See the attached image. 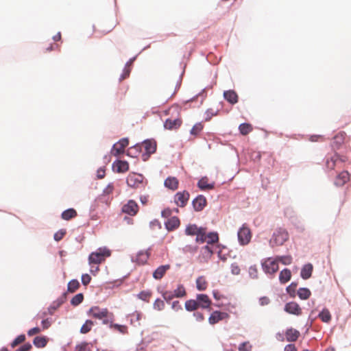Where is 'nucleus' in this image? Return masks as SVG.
I'll return each instance as SVG.
<instances>
[{"mask_svg": "<svg viewBox=\"0 0 351 351\" xmlns=\"http://www.w3.org/2000/svg\"><path fill=\"white\" fill-rule=\"evenodd\" d=\"M180 111L181 108L178 105H173L165 111L166 115L171 116L164 123L165 129L169 130H177L181 126L182 121L180 118Z\"/></svg>", "mask_w": 351, "mask_h": 351, "instance_id": "nucleus-1", "label": "nucleus"}, {"mask_svg": "<svg viewBox=\"0 0 351 351\" xmlns=\"http://www.w3.org/2000/svg\"><path fill=\"white\" fill-rule=\"evenodd\" d=\"M181 84V78L177 75L176 77L167 79L160 89V94L162 95L167 99L172 98L178 90L180 88Z\"/></svg>", "mask_w": 351, "mask_h": 351, "instance_id": "nucleus-2", "label": "nucleus"}, {"mask_svg": "<svg viewBox=\"0 0 351 351\" xmlns=\"http://www.w3.org/2000/svg\"><path fill=\"white\" fill-rule=\"evenodd\" d=\"M142 149H144L145 153L142 154V159L146 161L149 158L150 155L154 154L156 150V143L152 140L145 141L141 145H136L131 147L128 151V155L130 156L131 152L134 150L136 152H141Z\"/></svg>", "mask_w": 351, "mask_h": 351, "instance_id": "nucleus-3", "label": "nucleus"}, {"mask_svg": "<svg viewBox=\"0 0 351 351\" xmlns=\"http://www.w3.org/2000/svg\"><path fill=\"white\" fill-rule=\"evenodd\" d=\"M289 239V234L287 229L282 227H278L274 230L269 243L271 247L281 246L284 245V243L287 242Z\"/></svg>", "mask_w": 351, "mask_h": 351, "instance_id": "nucleus-4", "label": "nucleus"}, {"mask_svg": "<svg viewBox=\"0 0 351 351\" xmlns=\"http://www.w3.org/2000/svg\"><path fill=\"white\" fill-rule=\"evenodd\" d=\"M116 25L117 23L113 19L103 20L93 26V32L97 38H101L110 32Z\"/></svg>", "mask_w": 351, "mask_h": 351, "instance_id": "nucleus-5", "label": "nucleus"}, {"mask_svg": "<svg viewBox=\"0 0 351 351\" xmlns=\"http://www.w3.org/2000/svg\"><path fill=\"white\" fill-rule=\"evenodd\" d=\"M126 182L128 186L133 189L145 188L146 185L144 176L135 173H131L128 176Z\"/></svg>", "mask_w": 351, "mask_h": 351, "instance_id": "nucleus-6", "label": "nucleus"}, {"mask_svg": "<svg viewBox=\"0 0 351 351\" xmlns=\"http://www.w3.org/2000/svg\"><path fill=\"white\" fill-rule=\"evenodd\" d=\"M110 256V252L106 248H99L96 252H92L88 257L90 265H98L105 261L106 257Z\"/></svg>", "mask_w": 351, "mask_h": 351, "instance_id": "nucleus-7", "label": "nucleus"}, {"mask_svg": "<svg viewBox=\"0 0 351 351\" xmlns=\"http://www.w3.org/2000/svg\"><path fill=\"white\" fill-rule=\"evenodd\" d=\"M238 240L241 245H247L252 239V232L246 224H243L238 231Z\"/></svg>", "mask_w": 351, "mask_h": 351, "instance_id": "nucleus-8", "label": "nucleus"}, {"mask_svg": "<svg viewBox=\"0 0 351 351\" xmlns=\"http://www.w3.org/2000/svg\"><path fill=\"white\" fill-rule=\"evenodd\" d=\"M262 267L266 274H274L278 270V263L276 258H268L263 261Z\"/></svg>", "mask_w": 351, "mask_h": 351, "instance_id": "nucleus-9", "label": "nucleus"}, {"mask_svg": "<svg viewBox=\"0 0 351 351\" xmlns=\"http://www.w3.org/2000/svg\"><path fill=\"white\" fill-rule=\"evenodd\" d=\"M108 314L109 312L107 308H100L99 306H93L88 312L89 316L98 319L107 317Z\"/></svg>", "mask_w": 351, "mask_h": 351, "instance_id": "nucleus-10", "label": "nucleus"}, {"mask_svg": "<svg viewBox=\"0 0 351 351\" xmlns=\"http://www.w3.org/2000/svg\"><path fill=\"white\" fill-rule=\"evenodd\" d=\"M189 197V193L186 191L178 192L174 195V202L179 207H184L188 203Z\"/></svg>", "mask_w": 351, "mask_h": 351, "instance_id": "nucleus-11", "label": "nucleus"}, {"mask_svg": "<svg viewBox=\"0 0 351 351\" xmlns=\"http://www.w3.org/2000/svg\"><path fill=\"white\" fill-rule=\"evenodd\" d=\"M129 141L127 138H123L115 143L111 150V154L115 156H118L121 154H123L125 151V148L128 145Z\"/></svg>", "mask_w": 351, "mask_h": 351, "instance_id": "nucleus-12", "label": "nucleus"}, {"mask_svg": "<svg viewBox=\"0 0 351 351\" xmlns=\"http://www.w3.org/2000/svg\"><path fill=\"white\" fill-rule=\"evenodd\" d=\"M122 212L130 216H135L138 212V206L134 200L130 199L123 206Z\"/></svg>", "mask_w": 351, "mask_h": 351, "instance_id": "nucleus-13", "label": "nucleus"}, {"mask_svg": "<svg viewBox=\"0 0 351 351\" xmlns=\"http://www.w3.org/2000/svg\"><path fill=\"white\" fill-rule=\"evenodd\" d=\"M285 311L289 313L295 315H300L302 314V308L299 304L295 302H290L285 304Z\"/></svg>", "mask_w": 351, "mask_h": 351, "instance_id": "nucleus-14", "label": "nucleus"}, {"mask_svg": "<svg viewBox=\"0 0 351 351\" xmlns=\"http://www.w3.org/2000/svg\"><path fill=\"white\" fill-rule=\"evenodd\" d=\"M346 138V133L345 132H340L337 134L333 138L332 146L335 149H339L344 143Z\"/></svg>", "mask_w": 351, "mask_h": 351, "instance_id": "nucleus-15", "label": "nucleus"}, {"mask_svg": "<svg viewBox=\"0 0 351 351\" xmlns=\"http://www.w3.org/2000/svg\"><path fill=\"white\" fill-rule=\"evenodd\" d=\"M197 301L198 306L202 308H210L212 304L209 297L206 294H198Z\"/></svg>", "mask_w": 351, "mask_h": 351, "instance_id": "nucleus-16", "label": "nucleus"}, {"mask_svg": "<svg viewBox=\"0 0 351 351\" xmlns=\"http://www.w3.org/2000/svg\"><path fill=\"white\" fill-rule=\"evenodd\" d=\"M228 317V313L215 311L210 315L208 322L210 324H215Z\"/></svg>", "mask_w": 351, "mask_h": 351, "instance_id": "nucleus-17", "label": "nucleus"}, {"mask_svg": "<svg viewBox=\"0 0 351 351\" xmlns=\"http://www.w3.org/2000/svg\"><path fill=\"white\" fill-rule=\"evenodd\" d=\"M206 205V199L204 195H199L193 201V206L196 211H201Z\"/></svg>", "mask_w": 351, "mask_h": 351, "instance_id": "nucleus-18", "label": "nucleus"}, {"mask_svg": "<svg viewBox=\"0 0 351 351\" xmlns=\"http://www.w3.org/2000/svg\"><path fill=\"white\" fill-rule=\"evenodd\" d=\"M224 99L230 104L234 105L238 102L239 96L233 90H226L223 92Z\"/></svg>", "mask_w": 351, "mask_h": 351, "instance_id": "nucleus-19", "label": "nucleus"}, {"mask_svg": "<svg viewBox=\"0 0 351 351\" xmlns=\"http://www.w3.org/2000/svg\"><path fill=\"white\" fill-rule=\"evenodd\" d=\"M165 228L168 231H173L177 229L180 225V221L178 217H170L165 222Z\"/></svg>", "mask_w": 351, "mask_h": 351, "instance_id": "nucleus-20", "label": "nucleus"}, {"mask_svg": "<svg viewBox=\"0 0 351 351\" xmlns=\"http://www.w3.org/2000/svg\"><path fill=\"white\" fill-rule=\"evenodd\" d=\"M350 180V174L348 171H343L341 172L335 180V184L337 186H341L348 182Z\"/></svg>", "mask_w": 351, "mask_h": 351, "instance_id": "nucleus-21", "label": "nucleus"}, {"mask_svg": "<svg viewBox=\"0 0 351 351\" xmlns=\"http://www.w3.org/2000/svg\"><path fill=\"white\" fill-rule=\"evenodd\" d=\"M344 161L343 160L339 158V156L337 154H335L333 156L328 158L326 161V166L327 169L332 170L335 169L336 165L339 161Z\"/></svg>", "mask_w": 351, "mask_h": 351, "instance_id": "nucleus-22", "label": "nucleus"}, {"mask_svg": "<svg viewBox=\"0 0 351 351\" xmlns=\"http://www.w3.org/2000/svg\"><path fill=\"white\" fill-rule=\"evenodd\" d=\"M169 269V265H161L154 271L153 277L156 280H160Z\"/></svg>", "mask_w": 351, "mask_h": 351, "instance_id": "nucleus-23", "label": "nucleus"}, {"mask_svg": "<svg viewBox=\"0 0 351 351\" xmlns=\"http://www.w3.org/2000/svg\"><path fill=\"white\" fill-rule=\"evenodd\" d=\"M111 198L106 195H100L95 202V208H97L101 205L108 206L110 204Z\"/></svg>", "mask_w": 351, "mask_h": 351, "instance_id": "nucleus-24", "label": "nucleus"}, {"mask_svg": "<svg viewBox=\"0 0 351 351\" xmlns=\"http://www.w3.org/2000/svg\"><path fill=\"white\" fill-rule=\"evenodd\" d=\"M165 186L173 191L176 190L178 188L179 182L176 177H168L164 183Z\"/></svg>", "mask_w": 351, "mask_h": 351, "instance_id": "nucleus-25", "label": "nucleus"}, {"mask_svg": "<svg viewBox=\"0 0 351 351\" xmlns=\"http://www.w3.org/2000/svg\"><path fill=\"white\" fill-rule=\"evenodd\" d=\"M285 335L287 341H295L300 336V332L295 329L290 328L286 331Z\"/></svg>", "mask_w": 351, "mask_h": 351, "instance_id": "nucleus-26", "label": "nucleus"}, {"mask_svg": "<svg viewBox=\"0 0 351 351\" xmlns=\"http://www.w3.org/2000/svg\"><path fill=\"white\" fill-rule=\"evenodd\" d=\"M118 173H125L129 170V164L126 161L117 160L114 163Z\"/></svg>", "mask_w": 351, "mask_h": 351, "instance_id": "nucleus-27", "label": "nucleus"}, {"mask_svg": "<svg viewBox=\"0 0 351 351\" xmlns=\"http://www.w3.org/2000/svg\"><path fill=\"white\" fill-rule=\"evenodd\" d=\"M313 272V265L311 263L304 265L301 270V277L303 279H308L311 276Z\"/></svg>", "mask_w": 351, "mask_h": 351, "instance_id": "nucleus-28", "label": "nucleus"}, {"mask_svg": "<svg viewBox=\"0 0 351 351\" xmlns=\"http://www.w3.org/2000/svg\"><path fill=\"white\" fill-rule=\"evenodd\" d=\"M48 342V338L45 336H38L34 339V345L38 348H42L47 346Z\"/></svg>", "mask_w": 351, "mask_h": 351, "instance_id": "nucleus-29", "label": "nucleus"}, {"mask_svg": "<svg viewBox=\"0 0 351 351\" xmlns=\"http://www.w3.org/2000/svg\"><path fill=\"white\" fill-rule=\"evenodd\" d=\"M291 277V272L289 269H282L279 274V280L282 284L287 282Z\"/></svg>", "mask_w": 351, "mask_h": 351, "instance_id": "nucleus-30", "label": "nucleus"}, {"mask_svg": "<svg viewBox=\"0 0 351 351\" xmlns=\"http://www.w3.org/2000/svg\"><path fill=\"white\" fill-rule=\"evenodd\" d=\"M197 186L201 190H210L214 188V184H209L208 179L206 177L199 180Z\"/></svg>", "mask_w": 351, "mask_h": 351, "instance_id": "nucleus-31", "label": "nucleus"}, {"mask_svg": "<svg viewBox=\"0 0 351 351\" xmlns=\"http://www.w3.org/2000/svg\"><path fill=\"white\" fill-rule=\"evenodd\" d=\"M77 216V212L73 208H69L62 212L61 217L64 220H70Z\"/></svg>", "mask_w": 351, "mask_h": 351, "instance_id": "nucleus-32", "label": "nucleus"}, {"mask_svg": "<svg viewBox=\"0 0 351 351\" xmlns=\"http://www.w3.org/2000/svg\"><path fill=\"white\" fill-rule=\"evenodd\" d=\"M196 287L199 291H204L207 289L208 282L204 276H199L197 278Z\"/></svg>", "mask_w": 351, "mask_h": 351, "instance_id": "nucleus-33", "label": "nucleus"}, {"mask_svg": "<svg viewBox=\"0 0 351 351\" xmlns=\"http://www.w3.org/2000/svg\"><path fill=\"white\" fill-rule=\"evenodd\" d=\"M200 228L195 224H189L185 229V234L188 236H195L197 234Z\"/></svg>", "mask_w": 351, "mask_h": 351, "instance_id": "nucleus-34", "label": "nucleus"}, {"mask_svg": "<svg viewBox=\"0 0 351 351\" xmlns=\"http://www.w3.org/2000/svg\"><path fill=\"white\" fill-rule=\"evenodd\" d=\"M95 323L92 320L87 319L85 323L80 328V332L82 334H86L89 332L93 326H94Z\"/></svg>", "mask_w": 351, "mask_h": 351, "instance_id": "nucleus-35", "label": "nucleus"}, {"mask_svg": "<svg viewBox=\"0 0 351 351\" xmlns=\"http://www.w3.org/2000/svg\"><path fill=\"white\" fill-rule=\"evenodd\" d=\"M320 319L325 323H328L331 320V314L327 308H324L319 314Z\"/></svg>", "mask_w": 351, "mask_h": 351, "instance_id": "nucleus-36", "label": "nucleus"}, {"mask_svg": "<svg viewBox=\"0 0 351 351\" xmlns=\"http://www.w3.org/2000/svg\"><path fill=\"white\" fill-rule=\"evenodd\" d=\"M196 236V242L197 243H204L206 241V228L200 227L199 230L198 231Z\"/></svg>", "mask_w": 351, "mask_h": 351, "instance_id": "nucleus-37", "label": "nucleus"}, {"mask_svg": "<svg viewBox=\"0 0 351 351\" xmlns=\"http://www.w3.org/2000/svg\"><path fill=\"white\" fill-rule=\"evenodd\" d=\"M252 126L250 123H242L239 125V130L242 135H247L252 131Z\"/></svg>", "mask_w": 351, "mask_h": 351, "instance_id": "nucleus-38", "label": "nucleus"}, {"mask_svg": "<svg viewBox=\"0 0 351 351\" xmlns=\"http://www.w3.org/2000/svg\"><path fill=\"white\" fill-rule=\"evenodd\" d=\"M149 256V254L147 252H141L137 254L136 262L143 265L147 261Z\"/></svg>", "mask_w": 351, "mask_h": 351, "instance_id": "nucleus-39", "label": "nucleus"}, {"mask_svg": "<svg viewBox=\"0 0 351 351\" xmlns=\"http://www.w3.org/2000/svg\"><path fill=\"white\" fill-rule=\"evenodd\" d=\"M185 308L188 311H195L199 308L197 300H189L185 302Z\"/></svg>", "mask_w": 351, "mask_h": 351, "instance_id": "nucleus-40", "label": "nucleus"}, {"mask_svg": "<svg viewBox=\"0 0 351 351\" xmlns=\"http://www.w3.org/2000/svg\"><path fill=\"white\" fill-rule=\"evenodd\" d=\"M80 287V282L77 280H72L69 282L67 290L70 293L75 292Z\"/></svg>", "mask_w": 351, "mask_h": 351, "instance_id": "nucleus-41", "label": "nucleus"}, {"mask_svg": "<svg viewBox=\"0 0 351 351\" xmlns=\"http://www.w3.org/2000/svg\"><path fill=\"white\" fill-rule=\"evenodd\" d=\"M152 295L151 291H142L138 295L137 298L143 301L148 302Z\"/></svg>", "mask_w": 351, "mask_h": 351, "instance_id": "nucleus-42", "label": "nucleus"}, {"mask_svg": "<svg viewBox=\"0 0 351 351\" xmlns=\"http://www.w3.org/2000/svg\"><path fill=\"white\" fill-rule=\"evenodd\" d=\"M311 291L307 288H300L298 291V295L299 298L302 300H306L311 295Z\"/></svg>", "mask_w": 351, "mask_h": 351, "instance_id": "nucleus-43", "label": "nucleus"}, {"mask_svg": "<svg viewBox=\"0 0 351 351\" xmlns=\"http://www.w3.org/2000/svg\"><path fill=\"white\" fill-rule=\"evenodd\" d=\"M219 241L218 234L216 232H210L206 234V241L208 244H213Z\"/></svg>", "mask_w": 351, "mask_h": 351, "instance_id": "nucleus-44", "label": "nucleus"}, {"mask_svg": "<svg viewBox=\"0 0 351 351\" xmlns=\"http://www.w3.org/2000/svg\"><path fill=\"white\" fill-rule=\"evenodd\" d=\"M276 258L278 263L280 262L285 265H290L292 263V257L289 255L277 256Z\"/></svg>", "mask_w": 351, "mask_h": 351, "instance_id": "nucleus-45", "label": "nucleus"}, {"mask_svg": "<svg viewBox=\"0 0 351 351\" xmlns=\"http://www.w3.org/2000/svg\"><path fill=\"white\" fill-rule=\"evenodd\" d=\"M110 328L119 331L121 334L128 333V327L125 325L114 324L110 325Z\"/></svg>", "mask_w": 351, "mask_h": 351, "instance_id": "nucleus-46", "label": "nucleus"}, {"mask_svg": "<svg viewBox=\"0 0 351 351\" xmlns=\"http://www.w3.org/2000/svg\"><path fill=\"white\" fill-rule=\"evenodd\" d=\"M174 295L176 298H182L186 295L185 288L182 285H178V288L174 291Z\"/></svg>", "mask_w": 351, "mask_h": 351, "instance_id": "nucleus-47", "label": "nucleus"}, {"mask_svg": "<svg viewBox=\"0 0 351 351\" xmlns=\"http://www.w3.org/2000/svg\"><path fill=\"white\" fill-rule=\"evenodd\" d=\"M84 295L82 293L75 295L71 300V304L73 306H77L82 302Z\"/></svg>", "mask_w": 351, "mask_h": 351, "instance_id": "nucleus-48", "label": "nucleus"}, {"mask_svg": "<svg viewBox=\"0 0 351 351\" xmlns=\"http://www.w3.org/2000/svg\"><path fill=\"white\" fill-rule=\"evenodd\" d=\"M25 341V335H20L16 338L14 339V341L11 343V347L15 348L20 343H23Z\"/></svg>", "mask_w": 351, "mask_h": 351, "instance_id": "nucleus-49", "label": "nucleus"}, {"mask_svg": "<svg viewBox=\"0 0 351 351\" xmlns=\"http://www.w3.org/2000/svg\"><path fill=\"white\" fill-rule=\"evenodd\" d=\"M203 130V125L201 123H197L193 125L191 130V134L192 135H197Z\"/></svg>", "mask_w": 351, "mask_h": 351, "instance_id": "nucleus-50", "label": "nucleus"}, {"mask_svg": "<svg viewBox=\"0 0 351 351\" xmlns=\"http://www.w3.org/2000/svg\"><path fill=\"white\" fill-rule=\"evenodd\" d=\"M252 346L249 341L241 343L239 346V351H251Z\"/></svg>", "mask_w": 351, "mask_h": 351, "instance_id": "nucleus-51", "label": "nucleus"}, {"mask_svg": "<svg viewBox=\"0 0 351 351\" xmlns=\"http://www.w3.org/2000/svg\"><path fill=\"white\" fill-rule=\"evenodd\" d=\"M165 308V302L160 299H156L154 303V308L161 311Z\"/></svg>", "mask_w": 351, "mask_h": 351, "instance_id": "nucleus-52", "label": "nucleus"}, {"mask_svg": "<svg viewBox=\"0 0 351 351\" xmlns=\"http://www.w3.org/2000/svg\"><path fill=\"white\" fill-rule=\"evenodd\" d=\"M130 71L131 69L130 68L128 63H126L123 71V74L120 77V80H123L127 78L130 75Z\"/></svg>", "mask_w": 351, "mask_h": 351, "instance_id": "nucleus-53", "label": "nucleus"}, {"mask_svg": "<svg viewBox=\"0 0 351 351\" xmlns=\"http://www.w3.org/2000/svg\"><path fill=\"white\" fill-rule=\"evenodd\" d=\"M76 351H90L88 343L87 342H83L80 345H77L75 348Z\"/></svg>", "mask_w": 351, "mask_h": 351, "instance_id": "nucleus-54", "label": "nucleus"}, {"mask_svg": "<svg viewBox=\"0 0 351 351\" xmlns=\"http://www.w3.org/2000/svg\"><path fill=\"white\" fill-rule=\"evenodd\" d=\"M249 274L252 278H258V269L256 265H252L249 268Z\"/></svg>", "mask_w": 351, "mask_h": 351, "instance_id": "nucleus-55", "label": "nucleus"}, {"mask_svg": "<svg viewBox=\"0 0 351 351\" xmlns=\"http://www.w3.org/2000/svg\"><path fill=\"white\" fill-rule=\"evenodd\" d=\"M114 189V187L113 184L110 183L108 184L107 186L104 189L102 195L109 196L110 194L113 193Z\"/></svg>", "mask_w": 351, "mask_h": 351, "instance_id": "nucleus-56", "label": "nucleus"}, {"mask_svg": "<svg viewBox=\"0 0 351 351\" xmlns=\"http://www.w3.org/2000/svg\"><path fill=\"white\" fill-rule=\"evenodd\" d=\"M66 234L65 230H60L54 234L53 238L56 241H60L62 239Z\"/></svg>", "mask_w": 351, "mask_h": 351, "instance_id": "nucleus-57", "label": "nucleus"}, {"mask_svg": "<svg viewBox=\"0 0 351 351\" xmlns=\"http://www.w3.org/2000/svg\"><path fill=\"white\" fill-rule=\"evenodd\" d=\"M309 140L311 142H323L325 141V138L322 135H312L310 136Z\"/></svg>", "mask_w": 351, "mask_h": 351, "instance_id": "nucleus-58", "label": "nucleus"}, {"mask_svg": "<svg viewBox=\"0 0 351 351\" xmlns=\"http://www.w3.org/2000/svg\"><path fill=\"white\" fill-rule=\"evenodd\" d=\"M149 226L152 229H160L161 228V224L159 221L158 220H153L149 223Z\"/></svg>", "mask_w": 351, "mask_h": 351, "instance_id": "nucleus-59", "label": "nucleus"}, {"mask_svg": "<svg viewBox=\"0 0 351 351\" xmlns=\"http://www.w3.org/2000/svg\"><path fill=\"white\" fill-rule=\"evenodd\" d=\"M41 324H42L43 330H46V329H48L51 326V321L48 318L44 319L42 321Z\"/></svg>", "mask_w": 351, "mask_h": 351, "instance_id": "nucleus-60", "label": "nucleus"}, {"mask_svg": "<svg viewBox=\"0 0 351 351\" xmlns=\"http://www.w3.org/2000/svg\"><path fill=\"white\" fill-rule=\"evenodd\" d=\"M32 348V345L29 343H27L16 349L15 351H30Z\"/></svg>", "mask_w": 351, "mask_h": 351, "instance_id": "nucleus-61", "label": "nucleus"}, {"mask_svg": "<svg viewBox=\"0 0 351 351\" xmlns=\"http://www.w3.org/2000/svg\"><path fill=\"white\" fill-rule=\"evenodd\" d=\"M90 280L91 277L88 274H86L82 276V282L84 286H86L88 284H89Z\"/></svg>", "mask_w": 351, "mask_h": 351, "instance_id": "nucleus-62", "label": "nucleus"}, {"mask_svg": "<svg viewBox=\"0 0 351 351\" xmlns=\"http://www.w3.org/2000/svg\"><path fill=\"white\" fill-rule=\"evenodd\" d=\"M231 272L234 275H239L240 274V268L237 263L231 265Z\"/></svg>", "mask_w": 351, "mask_h": 351, "instance_id": "nucleus-63", "label": "nucleus"}, {"mask_svg": "<svg viewBox=\"0 0 351 351\" xmlns=\"http://www.w3.org/2000/svg\"><path fill=\"white\" fill-rule=\"evenodd\" d=\"M41 331L40 328L39 327H34L33 328H31L27 331L28 336H33L34 335L40 333Z\"/></svg>", "mask_w": 351, "mask_h": 351, "instance_id": "nucleus-64", "label": "nucleus"}]
</instances>
